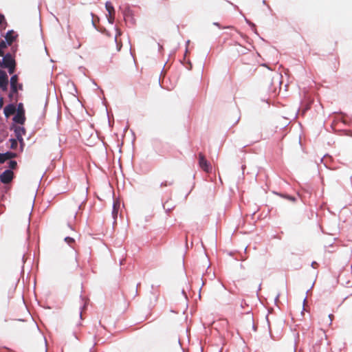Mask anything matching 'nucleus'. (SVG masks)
Here are the masks:
<instances>
[{
    "label": "nucleus",
    "instance_id": "nucleus-1",
    "mask_svg": "<svg viewBox=\"0 0 352 352\" xmlns=\"http://www.w3.org/2000/svg\"><path fill=\"white\" fill-rule=\"evenodd\" d=\"M3 63L2 65L5 68L8 69V72L10 74H12L14 72L15 69V61L12 58L10 54H7L5 56H3Z\"/></svg>",
    "mask_w": 352,
    "mask_h": 352
},
{
    "label": "nucleus",
    "instance_id": "nucleus-2",
    "mask_svg": "<svg viewBox=\"0 0 352 352\" xmlns=\"http://www.w3.org/2000/svg\"><path fill=\"white\" fill-rule=\"evenodd\" d=\"M198 162L199 167L205 172L210 173L212 170V166L210 163L206 160L203 153H199L198 155Z\"/></svg>",
    "mask_w": 352,
    "mask_h": 352
},
{
    "label": "nucleus",
    "instance_id": "nucleus-3",
    "mask_svg": "<svg viewBox=\"0 0 352 352\" xmlns=\"http://www.w3.org/2000/svg\"><path fill=\"white\" fill-rule=\"evenodd\" d=\"M14 178V173L10 170H6L0 175V181L1 183L7 184L12 182Z\"/></svg>",
    "mask_w": 352,
    "mask_h": 352
},
{
    "label": "nucleus",
    "instance_id": "nucleus-4",
    "mask_svg": "<svg viewBox=\"0 0 352 352\" xmlns=\"http://www.w3.org/2000/svg\"><path fill=\"white\" fill-rule=\"evenodd\" d=\"M14 131L17 140H19L20 143L23 144V136L25 134V129H24V127L21 126H15L14 127Z\"/></svg>",
    "mask_w": 352,
    "mask_h": 352
},
{
    "label": "nucleus",
    "instance_id": "nucleus-5",
    "mask_svg": "<svg viewBox=\"0 0 352 352\" xmlns=\"http://www.w3.org/2000/svg\"><path fill=\"white\" fill-rule=\"evenodd\" d=\"M106 9L109 13L108 21L110 23H113L115 19V10L113 6L110 2H107L105 4Z\"/></svg>",
    "mask_w": 352,
    "mask_h": 352
},
{
    "label": "nucleus",
    "instance_id": "nucleus-6",
    "mask_svg": "<svg viewBox=\"0 0 352 352\" xmlns=\"http://www.w3.org/2000/svg\"><path fill=\"white\" fill-rule=\"evenodd\" d=\"M8 76L5 72L0 71V88L3 91L7 89L8 86Z\"/></svg>",
    "mask_w": 352,
    "mask_h": 352
},
{
    "label": "nucleus",
    "instance_id": "nucleus-7",
    "mask_svg": "<svg viewBox=\"0 0 352 352\" xmlns=\"http://www.w3.org/2000/svg\"><path fill=\"white\" fill-rule=\"evenodd\" d=\"M16 154L12 152H6L5 153H0V164L4 163L7 160H10L16 157Z\"/></svg>",
    "mask_w": 352,
    "mask_h": 352
},
{
    "label": "nucleus",
    "instance_id": "nucleus-8",
    "mask_svg": "<svg viewBox=\"0 0 352 352\" xmlns=\"http://www.w3.org/2000/svg\"><path fill=\"white\" fill-rule=\"evenodd\" d=\"M13 120L18 124H23L25 121V112H16V114L13 118Z\"/></svg>",
    "mask_w": 352,
    "mask_h": 352
},
{
    "label": "nucleus",
    "instance_id": "nucleus-9",
    "mask_svg": "<svg viewBox=\"0 0 352 352\" xmlns=\"http://www.w3.org/2000/svg\"><path fill=\"white\" fill-rule=\"evenodd\" d=\"M16 112V107L14 104H8L4 108V114L6 117L13 115Z\"/></svg>",
    "mask_w": 352,
    "mask_h": 352
},
{
    "label": "nucleus",
    "instance_id": "nucleus-10",
    "mask_svg": "<svg viewBox=\"0 0 352 352\" xmlns=\"http://www.w3.org/2000/svg\"><path fill=\"white\" fill-rule=\"evenodd\" d=\"M120 207V201L118 200L114 201L113 206V210H112V216L114 219H116L117 218Z\"/></svg>",
    "mask_w": 352,
    "mask_h": 352
},
{
    "label": "nucleus",
    "instance_id": "nucleus-11",
    "mask_svg": "<svg viewBox=\"0 0 352 352\" xmlns=\"http://www.w3.org/2000/svg\"><path fill=\"white\" fill-rule=\"evenodd\" d=\"M18 81V76L16 75H14L10 78V85L11 90L13 93L17 92L16 84Z\"/></svg>",
    "mask_w": 352,
    "mask_h": 352
},
{
    "label": "nucleus",
    "instance_id": "nucleus-12",
    "mask_svg": "<svg viewBox=\"0 0 352 352\" xmlns=\"http://www.w3.org/2000/svg\"><path fill=\"white\" fill-rule=\"evenodd\" d=\"M234 51L239 54V55H243L248 53L249 50L239 44H237L235 45Z\"/></svg>",
    "mask_w": 352,
    "mask_h": 352
},
{
    "label": "nucleus",
    "instance_id": "nucleus-13",
    "mask_svg": "<svg viewBox=\"0 0 352 352\" xmlns=\"http://www.w3.org/2000/svg\"><path fill=\"white\" fill-rule=\"evenodd\" d=\"M14 32L13 31H9L6 35V39L8 45H11L15 39Z\"/></svg>",
    "mask_w": 352,
    "mask_h": 352
},
{
    "label": "nucleus",
    "instance_id": "nucleus-14",
    "mask_svg": "<svg viewBox=\"0 0 352 352\" xmlns=\"http://www.w3.org/2000/svg\"><path fill=\"white\" fill-rule=\"evenodd\" d=\"M6 47V43L3 40L0 41V56H3V49Z\"/></svg>",
    "mask_w": 352,
    "mask_h": 352
},
{
    "label": "nucleus",
    "instance_id": "nucleus-15",
    "mask_svg": "<svg viewBox=\"0 0 352 352\" xmlns=\"http://www.w3.org/2000/svg\"><path fill=\"white\" fill-rule=\"evenodd\" d=\"M65 241L69 244V245L72 246L73 244L75 243V240L74 239L72 238V237H69V236H67L65 238Z\"/></svg>",
    "mask_w": 352,
    "mask_h": 352
},
{
    "label": "nucleus",
    "instance_id": "nucleus-16",
    "mask_svg": "<svg viewBox=\"0 0 352 352\" xmlns=\"http://www.w3.org/2000/svg\"><path fill=\"white\" fill-rule=\"evenodd\" d=\"M10 142H11V144H10V148L12 149H15L17 147V145H18V142H17V139L15 140V139H10Z\"/></svg>",
    "mask_w": 352,
    "mask_h": 352
},
{
    "label": "nucleus",
    "instance_id": "nucleus-17",
    "mask_svg": "<svg viewBox=\"0 0 352 352\" xmlns=\"http://www.w3.org/2000/svg\"><path fill=\"white\" fill-rule=\"evenodd\" d=\"M8 166L10 169H15L17 166V163L16 161L10 160L8 163Z\"/></svg>",
    "mask_w": 352,
    "mask_h": 352
},
{
    "label": "nucleus",
    "instance_id": "nucleus-18",
    "mask_svg": "<svg viewBox=\"0 0 352 352\" xmlns=\"http://www.w3.org/2000/svg\"><path fill=\"white\" fill-rule=\"evenodd\" d=\"M173 181H164V182H162L161 184H160V188H163V187H166L168 186H170V185H172L173 184Z\"/></svg>",
    "mask_w": 352,
    "mask_h": 352
},
{
    "label": "nucleus",
    "instance_id": "nucleus-19",
    "mask_svg": "<svg viewBox=\"0 0 352 352\" xmlns=\"http://www.w3.org/2000/svg\"><path fill=\"white\" fill-rule=\"evenodd\" d=\"M25 112L24 109H23V104L20 103L18 105V108H17V110H16V112Z\"/></svg>",
    "mask_w": 352,
    "mask_h": 352
},
{
    "label": "nucleus",
    "instance_id": "nucleus-20",
    "mask_svg": "<svg viewBox=\"0 0 352 352\" xmlns=\"http://www.w3.org/2000/svg\"><path fill=\"white\" fill-rule=\"evenodd\" d=\"M284 197L287 198V199H289V200H290L292 201H296L295 197H292V196L287 195V196H284Z\"/></svg>",
    "mask_w": 352,
    "mask_h": 352
},
{
    "label": "nucleus",
    "instance_id": "nucleus-21",
    "mask_svg": "<svg viewBox=\"0 0 352 352\" xmlns=\"http://www.w3.org/2000/svg\"><path fill=\"white\" fill-rule=\"evenodd\" d=\"M329 324H331V322H332V320H333V319L334 318V316L333 314H329Z\"/></svg>",
    "mask_w": 352,
    "mask_h": 352
},
{
    "label": "nucleus",
    "instance_id": "nucleus-22",
    "mask_svg": "<svg viewBox=\"0 0 352 352\" xmlns=\"http://www.w3.org/2000/svg\"><path fill=\"white\" fill-rule=\"evenodd\" d=\"M3 19H4L3 15L0 14V24L2 23Z\"/></svg>",
    "mask_w": 352,
    "mask_h": 352
},
{
    "label": "nucleus",
    "instance_id": "nucleus-23",
    "mask_svg": "<svg viewBox=\"0 0 352 352\" xmlns=\"http://www.w3.org/2000/svg\"><path fill=\"white\" fill-rule=\"evenodd\" d=\"M3 104V98L0 99V107L2 106Z\"/></svg>",
    "mask_w": 352,
    "mask_h": 352
},
{
    "label": "nucleus",
    "instance_id": "nucleus-24",
    "mask_svg": "<svg viewBox=\"0 0 352 352\" xmlns=\"http://www.w3.org/2000/svg\"><path fill=\"white\" fill-rule=\"evenodd\" d=\"M121 46H122V45H120L119 46V47H118V50H120Z\"/></svg>",
    "mask_w": 352,
    "mask_h": 352
}]
</instances>
